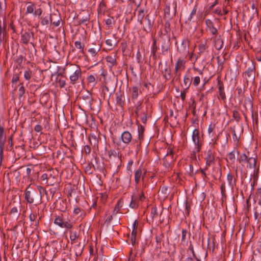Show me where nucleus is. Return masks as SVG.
<instances>
[{
	"label": "nucleus",
	"mask_w": 261,
	"mask_h": 261,
	"mask_svg": "<svg viewBox=\"0 0 261 261\" xmlns=\"http://www.w3.org/2000/svg\"><path fill=\"white\" fill-rule=\"evenodd\" d=\"M227 180L230 187L233 190L234 187L236 186L237 178L234 177L233 174L229 172L227 175Z\"/></svg>",
	"instance_id": "14"
},
{
	"label": "nucleus",
	"mask_w": 261,
	"mask_h": 261,
	"mask_svg": "<svg viewBox=\"0 0 261 261\" xmlns=\"http://www.w3.org/2000/svg\"><path fill=\"white\" fill-rule=\"evenodd\" d=\"M245 72H251L255 73V64L252 61H251L249 66Z\"/></svg>",
	"instance_id": "34"
},
{
	"label": "nucleus",
	"mask_w": 261,
	"mask_h": 261,
	"mask_svg": "<svg viewBox=\"0 0 261 261\" xmlns=\"http://www.w3.org/2000/svg\"><path fill=\"white\" fill-rule=\"evenodd\" d=\"M90 20V14H88L85 17L81 19L79 21V24H84Z\"/></svg>",
	"instance_id": "49"
},
{
	"label": "nucleus",
	"mask_w": 261,
	"mask_h": 261,
	"mask_svg": "<svg viewBox=\"0 0 261 261\" xmlns=\"http://www.w3.org/2000/svg\"><path fill=\"white\" fill-rule=\"evenodd\" d=\"M73 213L75 215H78L79 217L83 218L85 215V212L84 210L80 208L76 207L74 209Z\"/></svg>",
	"instance_id": "25"
},
{
	"label": "nucleus",
	"mask_w": 261,
	"mask_h": 261,
	"mask_svg": "<svg viewBox=\"0 0 261 261\" xmlns=\"http://www.w3.org/2000/svg\"><path fill=\"white\" fill-rule=\"evenodd\" d=\"M230 129L232 132V138L234 141H238L240 139V137L238 136L236 134V131H235V126L230 127Z\"/></svg>",
	"instance_id": "50"
},
{
	"label": "nucleus",
	"mask_w": 261,
	"mask_h": 261,
	"mask_svg": "<svg viewBox=\"0 0 261 261\" xmlns=\"http://www.w3.org/2000/svg\"><path fill=\"white\" fill-rule=\"evenodd\" d=\"M19 86H20V87L19 88V91H18V96H19V98L20 99L21 97L23 96V95L25 92V89L23 86V83H20Z\"/></svg>",
	"instance_id": "35"
},
{
	"label": "nucleus",
	"mask_w": 261,
	"mask_h": 261,
	"mask_svg": "<svg viewBox=\"0 0 261 261\" xmlns=\"http://www.w3.org/2000/svg\"><path fill=\"white\" fill-rule=\"evenodd\" d=\"M100 49V46H97L95 48H89L88 51L93 56H95Z\"/></svg>",
	"instance_id": "42"
},
{
	"label": "nucleus",
	"mask_w": 261,
	"mask_h": 261,
	"mask_svg": "<svg viewBox=\"0 0 261 261\" xmlns=\"http://www.w3.org/2000/svg\"><path fill=\"white\" fill-rule=\"evenodd\" d=\"M43 193L47 194V191L42 187L38 186L36 189L29 185L24 191L25 199L28 203H34L37 205L42 203V194Z\"/></svg>",
	"instance_id": "1"
},
{
	"label": "nucleus",
	"mask_w": 261,
	"mask_h": 261,
	"mask_svg": "<svg viewBox=\"0 0 261 261\" xmlns=\"http://www.w3.org/2000/svg\"><path fill=\"white\" fill-rule=\"evenodd\" d=\"M208 46L205 42L204 43H201L198 46L199 54H201L204 53V51L207 48Z\"/></svg>",
	"instance_id": "38"
},
{
	"label": "nucleus",
	"mask_w": 261,
	"mask_h": 261,
	"mask_svg": "<svg viewBox=\"0 0 261 261\" xmlns=\"http://www.w3.org/2000/svg\"><path fill=\"white\" fill-rule=\"evenodd\" d=\"M146 174V171L142 175V170L141 168H139L135 173V181L136 185L139 183L141 177H142V180L144 181V177Z\"/></svg>",
	"instance_id": "15"
},
{
	"label": "nucleus",
	"mask_w": 261,
	"mask_h": 261,
	"mask_svg": "<svg viewBox=\"0 0 261 261\" xmlns=\"http://www.w3.org/2000/svg\"><path fill=\"white\" fill-rule=\"evenodd\" d=\"M42 127L40 124L36 125L34 127V130L37 133H40L42 134Z\"/></svg>",
	"instance_id": "63"
},
{
	"label": "nucleus",
	"mask_w": 261,
	"mask_h": 261,
	"mask_svg": "<svg viewBox=\"0 0 261 261\" xmlns=\"http://www.w3.org/2000/svg\"><path fill=\"white\" fill-rule=\"evenodd\" d=\"M89 140L91 145L95 149H98V139L95 135H90L89 137Z\"/></svg>",
	"instance_id": "18"
},
{
	"label": "nucleus",
	"mask_w": 261,
	"mask_h": 261,
	"mask_svg": "<svg viewBox=\"0 0 261 261\" xmlns=\"http://www.w3.org/2000/svg\"><path fill=\"white\" fill-rule=\"evenodd\" d=\"M106 24L107 25V27L110 28H112L113 26L115 23V20L113 17H110L109 18L105 20Z\"/></svg>",
	"instance_id": "31"
},
{
	"label": "nucleus",
	"mask_w": 261,
	"mask_h": 261,
	"mask_svg": "<svg viewBox=\"0 0 261 261\" xmlns=\"http://www.w3.org/2000/svg\"><path fill=\"white\" fill-rule=\"evenodd\" d=\"M23 61V56L22 55L19 56L15 60V62L20 66Z\"/></svg>",
	"instance_id": "59"
},
{
	"label": "nucleus",
	"mask_w": 261,
	"mask_h": 261,
	"mask_svg": "<svg viewBox=\"0 0 261 261\" xmlns=\"http://www.w3.org/2000/svg\"><path fill=\"white\" fill-rule=\"evenodd\" d=\"M170 41V38L169 37H168L166 40L164 41V43L162 45V48L163 51H167L169 48Z\"/></svg>",
	"instance_id": "32"
},
{
	"label": "nucleus",
	"mask_w": 261,
	"mask_h": 261,
	"mask_svg": "<svg viewBox=\"0 0 261 261\" xmlns=\"http://www.w3.org/2000/svg\"><path fill=\"white\" fill-rule=\"evenodd\" d=\"M54 223L55 225L62 228L70 229L73 227V223L68 218L65 214H61L55 216Z\"/></svg>",
	"instance_id": "3"
},
{
	"label": "nucleus",
	"mask_w": 261,
	"mask_h": 261,
	"mask_svg": "<svg viewBox=\"0 0 261 261\" xmlns=\"http://www.w3.org/2000/svg\"><path fill=\"white\" fill-rule=\"evenodd\" d=\"M150 215L152 219L158 216L157 208L156 206L151 207Z\"/></svg>",
	"instance_id": "47"
},
{
	"label": "nucleus",
	"mask_w": 261,
	"mask_h": 261,
	"mask_svg": "<svg viewBox=\"0 0 261 261\" xmlns=\"http://www.w3.org/2000/svg\"><path fill=\"white\" fill-rule=\"evenodd\" d=\"M187 233V230L186 229H182L181 231V242H185Z\"/></svg>",
	"instance_id": "58"
},
{
	"label": "nucleus",
	"mask_w": 261,
	"mask_h": 261,
	"mask_svg": "<svg viewBox=\"0 0 261 261\" xmlns=\"http://www.w3.org/2000/svg\"><path fill=\"white\" fill-rule=\"evenodd\" d=\"M60 205L61 206L60 208V210L61 212H65L67 209V206L66 202H64L63 200H62L60 202Z\"/></svg>",
	"instance_id": "51"
},
{
	"label": "nucleus",
	"mask_w": 261,
	"mask_h": 261,
	"mask_svg": "<svg viewBox=\"0 0 261 261\" xmlns=\"http://www.w3.org/2000/svg\"><path fill=\"white\" fill-rule=\"evenodd\" d=\"M138 206V204L137 203L136 199H134V196H132V200L129 203V207L132 208H137Z\"/></svg>",
	"instance_id": "45"
},
{
	"label": "nucleus",
	"mask_w": 261,
	"mask_h": 261,
	"mask_svg": "<svg viewBox=\"0 0 261 261\" xmlns=\"http://www.w3.org/2000/svg\"><path fill=\"white\" fill-rule=\"evenodd\" d=\"M144 21H146V23L143 26V29L147 33H149L152 30V28L154 23V21L150 19L149 15H147L145 17Z\"/></svg>",
	"instance_id": "11"
},
{
	"label": "nucleus",
	"mask_w": 261,
	"mask_h": 261,
	"mask_svg": "<svg viewBox=\"0 0 261 261\" xmlns=\"http://www.w3.org/2000/svg\"><path fill=\"white\" fill-rule=\"evenodd\" d=\"M196 11H197V8H196V7L195 6L192 10V11L190 14V17L188 19V21H191L193 17L196 14Z\"/></svg>",
	"instance_id": "57"
},
{
	"label": "nucleus",
	"mask_w": 261,
	"mask_h": 261,
	"mask_svg": "<svg viewBox=\"0 0 261 261\" xmlns=\"http://www.w3.org/2000/svg\"><path fill=\"white\" fill-rule=\"evenodd\" d=\"M247 103L251 107V117H252L253 121H255V124L256 125H258V113H257V112L255 114H254V113H253V102H252V100H251L250 99L248 100ZM245 103H247V102H246Z\"/></svg>",
	"instance_id": "20"
},
{
	"label": "nucleus",
	"mask_w": 261,
	"mask_h": 261,
	"mask_svg": "<svg viewBox=\"0 0 261 261\" xmlns=\"http://www.w3.org/2000/svg\"><path fill=\"white\" fill-rule=\"evenodd\" d=\"M70 239L71 241L75 243V241L79 238V235L77 234L76 231H73L72 230H69Z\"/></svg>",
	"instance_id": "30"
},
{
	"label": "nucleus",
	"mask_w": 261,
	"mask_h": 261,
	"mask_svg": "<svg viewBox=\"0 0 261 261\" xmlns=\"http://www.w3.org/2000/svg\"><path fill=\"white\" fill-rule=\"evenodd\" d=\"M116 35L114 34L113 35V38L112 39H108L106 40V43L107 45L110 46V47L112 48L114 46H115V45L117 44L116 42Z\"/></svg>",
	"instance_id": "24"
},
{
	"label": "nucleus",
	"mask_w": 261,
	"mask_h": 261,
	"mask_svg": "<svg viewBox=\"0 0 261 261\" xmlns=\"http://www.w3.org/2000/svg\"><path fill=\"white\" fill-rule=\"evenodd\" d=\"M206 167L205 169H207L208 167L214 164L215 156L211 149H208L205 153Z\"/></svg>",
	"instance_id": "8"
},
{
	"label": "nucleus",
	"mask_w": 261,
	"mask_h": 261,
	"mask_svg": "<svg viewBox=\"0 0 261 261\" xmlns=\"http://www.w3.org/2000/svg\"><path fill=\"white\" fill-rule=\"evenodd\" d=\"M164 237V234L161 232L159 236H156L155 240L157 243H161Z\"/></svg>",
	"instance_id": "56"
},
{
	"label": "nucleus",
	"mask_w": 261,
	"mask_h": 261,
	"mask_svg": "<svg viewBox=\"0 0 261 261\" xmlns=\"http://www.w3.org/2000/svg\"><path fill=\"white\" fill-rule=\"evenodd\" d=\"M248 158H249L245 153H243L240 155L239 158L238 159V161L240 163L242 164L244 162H247Z\"/></svg>",
	"instance_id": "41"
},
{
	"label": "nucleus",
	"mask_w": 261,
	"mask_h": 261,
	"mask_svg": "<svg viewBox=\"0 0 261 261\" xmlns=\"http://www.w3.org/2000/svg\"><path fill=\"white\" fill-rule=\"evenodd\" d=\"M165 72H167V74L164 75V77L166 80H169L171 77V71L170 68L166 67L164 70Z\"/></svg>",
	"instance_id": "43"
},
{
	"label": "nucleus",
	"mask_w": 261,
	"mask_h": 261,
	"mask_svg": "<svg viewBox=\"0 0 261 261\" xmlns=\"http://www.w3.org/2000/svg\"><path fill=\"white\" fill-rule=\"evenodd\" d=\"M59 76H63V75L62 73H59L58 74V77H57V82L59 84V86L60 88H63L65 85H66V81L64 80H62V79H59L58 80V77Z\"/></svg>",
	"instance_id": "36"
},
{
	"label": "nucleus",
	"mask_w": 261,
	"mask_h": 261,
	"mask_svg": "<svg viewBox=\"0 0 261 261\" xmlns=\"http://www.w3.org/2000/svg\"><path fill=\"white\" fill-rule=\"evenodd\" d=\"M189 44L188 39H183L181 45L177 47V51L183 55H187L189 52Z\"/></svg>",
	"instance_id": "6"
},
{
	"label": "nucleus",
	"mask_w": 261,
	"mask_h": 261,
	"mask_svg": "<svg viewBox=\"0 0 261 261\" xmlns=\"http://www.w3.org/2000/svg\"><path fill=\"white\" fill-rule=\"evenodd\" d=\"M129 91L130 93L132 99H136L138 98L139 93H141V92L139 91V88L137 86H134L129 88Z\"/></svg>",
	"instance_id": "19"
},
{
	"label": "nucleus",
	"mask_w": 261,
	"mask_h": 261,
	"mask_svg": "<svg viewBox=\"0 0 261 261\" xmlns=\"http://www.w3.org/2000/svg\"><path fill=\"white\" fill-rule=\"evenodd\" d=\"M144 132V127L142 125H140L138 126V139H135L134 140V143H137V146L138 147L139 146H141V140H142L143 139V134Z\"/></svg>",
	"instance_id": "13"
},
{
	"label": "nucleus",
	"mask_w": 261,
	"mask_h": 261,
	"mask_svg": "<svg viewBox=\"0 0 261 261\" xmlns=\"http://www.w3.org/2000/svg\"><path fill=\"white\" fill-rule=\"evenodd\" d=\"M243 74H245L246 76L245 79L247 83L249 82H254L255 79V73L251 72H244Z\"/></svg>",
	"instance_id": "22"
},
{
	"label": "nucleus",
	"mask_w": 261,
	"mask_h": 261,
	"mask_svg": "<svg viewBox=\"0 0 261 261\" xmlns=\"http://www.w3.org/2000/svg\"><path fill=\"white\" fill-rule=\"evenodd\" d=\"M220 189H221V193L222 197L223 198L226 197V195L225 185L224 182H223L221 184Z\"/></svg>",
	"instance_id": "53"
},
{
	"label": "nucleus",
	"mask_w": 261,
	"mask_h": 261,
	"mask_svg": "<svg viewBox=\"0 0 261 261\" xmlns=\"http://www.w3.org/2000/svg\"><path fill=\"white\" fill-rule=\"evenodd\" d=\"M22 168L23 167H20L17 169L14 170L13 171L11 172V174H12L13 176L16 179H18L20 177L21 173L19 170L22 169Z\"/></svg>",
	"instance_id": "33"
},
{
	"label": "nucleus",
	"mask_w": 261,
	"mask_h": 261,
	"mask_svg": "<svg viewBox=\"0 0 261 261\" xmlns=\"http://www.w3.org/2000/svg\"><path fill=\"white\" fill-rule=\"evenodd\" d=\"M158 48L156 46V40L155 38L153 39V43H152V52L153 53V56H155V53L156 52Z\"/></svg>",
	"instance_id": "46"
},
{
	"label": "nucleus",
	"mask_w": 261,
	"mask_h": 261,
	"mask_svg": "<svg viewBox=\"0 0 261 261\" xmlns=\"http://www.w3.org/2000/svg\"><path fill=\"white\" fill-rule=\"evenodd\" d=\"M206 26L209 28L211 33L213 35H216L218 34L217 29L214 27V23L210 19H206L205 20Z\"/></svg>",
	"instance_id": "17"
},
{
	"label": "nucleus",
	"mask_w": 261,
	"mask_h": 261,
	"mask_svg": "<svg viewBox=\"0 0 261 261\" xmlns=\"http://www.w3.org/2000/svg\"><path fill=\"white\" fill-rule=\"evenodd\" d=\"M116 100L117 104L120 107H123L124 104V102L122 99V94L121 93H116Z\"/></svg>",
	"instance_id": "28"
},
{
	"label": "nucleus",
	"mask_w": 261,
	"mask_h": 261,
	"mask_svg": "<svg viewBox=\"0 0 261 261\" xmlns=\"http://www.w3.org/2000/svg\"><path fill=\"white\" fill-rule=\"evenodd\" d=\"M74 44H75V46L78 49H82V52L83 53H84L83 48H84V45L82 44L80 41H75Z\"/></svg>",
	"instance_id": "55"
},
{
	"label": "nucleus",
	"mask_w": 261,
	"mask_h": 261,
	"mask_svg": "<svg viewBox=\"0 0 261 261\" xmlns=\"http://www.w3.org/2000/svg\"><path fill=\"white\" fill-rule=\"evenodd\" d=\"M182 63H183V61L180 59H178L177 63H176L175 67V74L176 75H177L178 70L182 66Z\"/></svg>",
	"instance_id": "39"
},
{
	"label": "nucleus",
	"mask_w": 261,
	"mask_h": 261,
	"mask_svg": "<svg viewBox=\"0 0 261 261\" xmlns=\"http://www.w3.org/2000/svg\"><path fill=\"white\" fill-rule=\"evenodd\" d=\"M28 6L27 8V12L26 14L29 13H33L34 12V11L35 10V7L34 4L31 2H29L27 3Z\"/></svg>",
	"instance_id": "27"
},
{
	"label": "nucleus",
	"mask_w": 261,
	"mask_h": 261,
	"mask_svg": "<svg viewBox=\"0 0 261 261\" xmlns=\"http://www.w3.org/2000/svg\"><path fill=\"white\" fill-rule=\"evenodd\" d=\"M217 83L219 95L223 100H225L226 99V96L224 92L223 83L220 80H219V78H218Z\"/></svg>",
	"instance_id": "16"
},
{
	"label": "nucleus",
	"mask_w": 261,
	"mask_h": 261,
	"mask_svg": "<svg viewBox=\"0 0 261 261\" xmlns=\"http://www.w3.org/2000/svg\"><path fill=\"white\" fill-rule=\"evenodd\" d=\"M37 215L36 213H31L29 216V219L31 221H35L37 218Z\"/></svg>",
	"instance_id": "62"
},
{
	"label": "nucleus",
	"mask_w": 261,
	"mask_h": 261,
	"mask_svg": "<svg viewBox=\"0 0 261 261\" xmlns=\"http://www.w3.org/2000/svg\"><path fill=\"white\" fill-rule=\"evenodd\" d=\"M95 164H93V167L95 169L97 170L103 172L105 170V167L104 166V164L102 162H100L99 158L97 156H95L94 159Z\"/></svg>",
	"instance_id": "12"
},
{
	"label": "nucleus",
	"mask_w": 261,
	"mask_h": 261,
	"mask_svg": "<svg viewBox=\"0 0 261 261\" xmlns=\"http://www.w3.org/2000/svg\"><path fill=\"white\" fill-rule=\"evenodd\" d=\"M232 117L237 122H239L241 120L239 113L236 110L232 111Z\"/></svg>",
	"instance_id": "44"
},
{
	"label": "nucleus",
	"mask_w": 261,
	"mask_h": 261,
	"mask_svg": "<svg viewBox=\"0 0 261 261\" xmlns=\"http://www.w3.org/2000/svg\"><path fill=\"white\" fill-rule=\"evenodd\" d=\"M42 10L41 8H38L34 11L33 15L34 16H38L40 17L42 14Z\"/></svg>",
	"instance_id": "61"
},
{
	"label": "nucleus",
	"mask_w": 261,
	"mask_h": 261,
	"mask_svg": "<svg viewBox=\"0 0 261 261\" xmlns=\"http://www.w3.org/2000/svg\"><path fill=\"white\" fill-rule=\"evenodd\" d=\"M122 202L121 199H119L117 201V202L115 206L114 210L113 211V215H116L119 212V210L122 206Z\"/></svg>",
	"instance_id": "29"
},
{
	"label": "nucleus",
	"mask_w": 261,
	"mask_h": 261,
	"mask_svg": "<svg viewBox=\"0 0 261 261\" xmlns=\"http://www.w3.org/2000/svg\"><path fill=\"white\" fill-rule=\"evenodd\" d=\"M229 159L230 160L232 163H234L236 157L234 154V150L229 152L228 154Z\"/></svg>",
	"instance_id": "54"
},
{
	"label": "nucleus",
	"mask_w": 261,
	"mask_h": 261,
	"mask_svg": "<svg viewBox=\"0 0 261 261\" xmlns=\"http://www.w3.org/2000/svg\"><path fill=\"white\" fill-rule=\"evenodd\" d=\"M41 24L42 25L48 24L49 22L55 27H58L60 24L61 18L59 14L53 13L50 15L49 17H44L41 18Z\"/></svg>",
	"instance_id": "4"
},
{
	"label": "nucleus",
	"mask_w": 261,
	"mask_h": 261,
	"mask_svg": "<svg viewBox=\"0 0 261 261\" xmlns=\"http://www.w3.org/2000/svg\"><path fill=\"white\" fill-rule=\"evenodd\" d=\"M247 163L248 164V168H249L250 169H255L256 165V158H254L253 157L249 158L247 160Z\"/></svg>",
	"instance_id": "23"
},
{
	"label": "nucleus",
	"mask_w": 261,
	"mask_h": 261,
	"mask_svg": "<svg viewBox=\"0 0 261 261\" xmlns=\"http://www.w3.org/2000/svg\"><path fill=\"white\" fill-rule=\"evenodd\" d=\"M145 16L144 11L143 10L140 9L138 10V14L137 16L138 20L140 22L141 24L143 23V20Z\"/></svg>",
	"instance_id": "37"
},
{
	"label": "nucleus",
	"mask_w": 261,
	"mask_h": 261,
	"mask_svg": "<svg viewBox=\"0 0 261 261\" xmlns=\"http://www.w3.org/2000/svg\"><path fill=\"white\" fill-rule=\"evenodd\" d=\"M121 139L125 145H129L132 141L134 142V140H133L132 135L128 131H124L122 133Z\"/></svg>",
	"instance_id": "9"
},
{
	"label": "nucleus",
	"mask_w": 261,
	"mask_h": 261,
	"mask_svg": "<svg viewBox=\"0 0 261 261\" xmlns=\"http://www.w3.org/2000/svg\"><path fill=\"white\" fill-rule=\"evenodd\" d=\"M192 140L196 146L197 151L199 152L201 148L202 140L200 137L199 130L198 129L196 128L193 130Z\"/></svg>",
	"instance_id": "5"
},
{
	"label": "nucleus",
	"mask_w": 261,
	"mask_h": 261,
	"mask_svg": "<svg viewBox=\"0 0 261 261\" xmlns=\"http://www.w3.org/2000/svg\"><path fill=\"white\" fill-rule=\"evenodd\" d=\"M109 156L110 158H111L112 156L117 158L118 160H121L118 156H117V152L114 150H111L108 152Z\"/></svg>",
	"instance_id": "52"
},
{
	"label": "nucleus",
	"mask_w": 261,
	"mask_h": 261,
	"mask_svg": "<svg viewBox=\"0 0 261 261\" xmlns=\"http://www.w3.org/2000/svg\"><path fill=\"white\" fill-rule=\"evenodd\" d=\"M67 66L70 83L72 84H74L82 78L81 69L76 64H69L67 65Z\"/></svg>",
	"instance_id": "2"
},
{
	"label": "nucleus",
	"mask_w": 261,
	"mask_h": 261,
	"mask_svg": "<svg viewBox=\"0 0 261 261\" xmlns=\"http://www.w3.org/2000/svg\"><path fill=\"white\" fill-rule=\"evenodd\" d=\"M11 214L14 215V217L18 218L20 215V212L18 211L16 207H13L10 212Z\"/></svg>",
	"instance_id": "48"
},
{
	"label": "nucleus",
	"mask_w": 261,
	"mask_h": 261,
	"mask_svg": "<svg viewBox=\"0 0 261 261\" xmlns=\"http://www.w3.org/2000/svg\"><path fill=\"white\" fill-rule=\"evenodd\" d=\"M87 81L89 83H94L95 82V78L94 75H90L88 76L87 78Z\"/></svg>",
	"instance_id": "64"
},
{
	"label": "nucleus",
	"mask_w": 261,
	"mask_h": 261,
	"mask_svg": "<svg viewBox=\"0 0 261 261\" xmlns=\"http://www.w3.org/2000/svg\"><path fill=\"white\" fill-rule=\"evenodd\" d=\"M187 172L190 175L192 176L193 175V166L192 164H189L188 169L187 170Z\"/></svg>",
	"instance_id": "60"
},
{
	"label": "nucleus",
	"mask_w": 261,
	"mask_h": 261,
	"mask_svg": "<svg viewBox=\"0 0 261 261\" xmlns=\"http://www.w3.org/2000/svg\"><path fill=\"white\" fill-rule=\"evenodd\" d=\"M81 103L86 107H91L93 102V97L91 93L87 92L81 97Z\"/></svg>",
	"instance_id": "7"
},
{
	"label": "nucleus",
	"mask_w": 261,
	"mask_h": 261,
	"mask_svg": "<svg viewBox=\"0 0 261 261\" xmlns=\"http://www.w3.org/2000/svg\"><path fill=\"white\" fill-rule=\"evenodd\" d=\"M34 33L33 32H25L21 34V41L22 43L27 45L29 43L31 38L34 39Z\"/></svg>",
	"instance_id": "10"
},
{
	"label": "nucleus",
	"mask_w": 261,
	"mask_h": 261,
	"mask_svg": "<svg viewBox=\"0 0 261 261\" xmlns=\"http://www.w3.org/2000/svg\"><path fill=\"white\" fill-rule=\"evenodd\" d=\"M32 75V71L30 69H28V70L24 71V77L27 81H30L31 79Z\"/></svg>",
	"instance_id": "40"
},
{
	"label": "nucleus",
	"mask_w": 261,
	"mask_h": 261,
	"mask_svg": "<svg viewBox=\"0 0 261 261\" xmlns=\"http://www.w3.org/2000/svg\"><path fill=\"white\" fill-rule=\"evenodd\" d=\"M192 78L190 76L189 74H186L184 76V86L186 90H188L191 83H192Z\"/></svg>",
	"instance_id": "21"
},
{
	"label": "nucleus",
	"mask_w": 261,
	"mask_h": 261,
	"mask_svg": "<svg viewBox=\"0 0 261 261\" xmlns=\"http://www.w3.org/2000/svg\"><path fill=\"white\" fill-rule=\"evenodd\" d=\"M3 26L2 27V24H0V42L2 41V34L3 33L4 35L5 33H6V18L5 17L3 19Z\"/></svg>",
	"instance_id": "26"
}]
</instances>
